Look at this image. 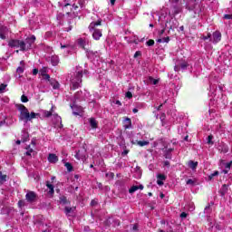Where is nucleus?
Listing matches in <instances>:
<instances>
[{
  "instance_id": "obj_46",
  "label": "nucleus",
  "mask_w": 232,
  "mask_h": 232,
  "mask_svg": "<svg viewBox=\"0 0 232 232\" xmlns=\"http://www.w3.org/2000/svg\"><path fill=\"white\" fill-rule=\"evenodd\" d=\"M25 41H29V43H31V47H32V44H34V43H35V36H32L31 38H29Z\"/></svg>"
},
{
  "instance_id": "obj_51",
  "label": "nucleus",
  "mask_w": 232,
  "mask_h": 232,
  "mask_svg": "<svg viewBox=\"0 0 232 232\" xmlns=\"http://www.w3.org/2000/svg\"><path fill=\"white\" fill-rule=\"evenodd\" d=\"M33 152H34V150H33V149H29V150L25 152V155H27V156L30 157Z\"/></svg>"
},
{
  "instance_id": "obj_59",
  "label": "nucleus",
  "mask_w": 232,
  "mask_h": 232,
  "mask_svg": "<svg viewBox=\"0 0 232 232\" xmlns=\"http://www.w3.org/2000/svg\"><path fill=\"white\" fill-rule=\"evenodd\" d=\"M164 166H166L167 168H169V161L168 160L164 161Z\"/></svg>"
},
{
  "instance_id": "obj_15",
  "label": "nucleus",
  "mask_w": 232,
  "mask_h": 232,
  "mask_svg": "<svg viewBox=\"0 0 232 232\" xmlns=\"http://www.w3.org/2000/svg\"><path fill=\"white\" fill-rule=\"evenodd\" d=\"M218 150L220 151V153H227V151H229V147H227V145L225 143H220Z\"/></svg>"
},
{
  "instance_id": "obj_26",
  "label": "nucleus",
  "mask_w": 232,
  "mask_h": 232,
  "mask_svg": "<svg viewBox=\"0 0 232 232\" xmlns=\"http://www.w3.org/2000/svg\"><path fill=\"white\" fill-rule=\"evenodd\" d=\"M197 166H198V162H195L193 160L188 161V167L190 169H197Z\"/></svg>"
},
{
  "instance_id": "obj_45",
  "label": "nucleus",
  "mask_w": 232,
  "mask_h": 232,
  "mask_svg": "<svg viewBox=\"0 0 232 232\" xmlns=\"http://www.w3.org/2000/svg\"><path fill=\"white\" fill-rule=\"evenodd\" d=\"M217 176H218V171H215L214 173L210 174L208 176V179H209V180H211L213 179V177H217Z\"/></svg>"
},
{
  "instance_id": "obj_48",
  "label": "nucleus",
  "mask_w": 232,
  "mask_h": 232,
  "mask_svg": "<svg viewBox=\"0 0 232 232\" xmlns=\"http://www.w3.org/2000/svg\"><path fill=\"white\" fill-rule=\"evenodd\" d=\"M73 211L72 208L65 207V213L68 215L69 213H72Z\"/></svg>"
},
{
  "instance_id": "obj_38",
  "label": "nucleus",
  "mask_w": 232,
  "mask_h": 232,
  "mask_svg": "<svg viewBox=\"0 0 232 232\" xmlns=\"http://www.w3.org/2000/svg\"><path fill=\"white\" fill-rule=\"evenodd\" d=\"M157 43H169V37H165L163 39H158Z\"/></svg>"
},
{
  "instance_id": "obj_41",
  "label": "nucleus",
  "mask_w": 232,
  "mask_h": 232,
  "mask_svg": "<svg viewBox=\"0 0 232 232\" xmlns=\"http://www.w3.org/2000/svg\"><path fill=\"white\" fill-rule=\"evenodd\" d=\"M207 143L213 145V135L208 137Z\"/></svg>"
},
{
  "instance_id": "obj_37",
  "label": "nucleus",
  "mask_w": 232,
  "mask_h": 232,
  "mask_svg": "<svg viewBox=\"0 0 232 232\" xmlns=\"http://www.w3.org/2000/svg\"><path fill=\"white\" fill-rule=\"evenodd\" d=\"M63 6H72L73 0H63Z\"/></svg>"
},
{
  "instance_id": "obj_30",
  "label": "nucleus",
  "mask_w": 232,
  "mask_h": 232,
  "mask_svg": "<svg viewBox=\"0 0 232 232\" xmlns=\"http://www.w3.org/2000/svg\"><path fill=\"white\" fill-rule=\"evenodd\" d=\"M28 132H26L25 130H24L22 132V142H26V140H28Z\"/></svg>"
},
{
  "instance_id": "obj_60",
  "label": "nucleus",
  "mask_w": 232,
  "mask_h": 232,
  "mask_svg": "<svg viewBox=\"0 0 232 232\" xmlns=\"http://www.w3.org/2000/svg\"><path fill=\"white\" fill-rule=\"evenodd\" d=\"M71 6H72V8H73L74 10H77V9L79 8V7H78L77 5H75V4H73V3L71 5Z\"/></svg>"
},
{
  "instance_id": "obj_28",
  "label": "nucleus",
  "mask_w": 232,
  "mask_h": 232,
  "mask_svg": "<svg viewBox=\"0 0 232 232\" xmlns=\"http://www.w3.org/2000/svg\"><path fill=\"white\" fill-rule=\"evenodd\" d=\"M227 189H228V186L227 185H223L221 189H220V193L222 195V197H224V195H226L227 193Z\"/></svg>"
},
{
  "instance_id": "obj_31",
  "label": "nucleus",
  "mask_w": 232,
  "mask_h": 232,
  "mask_svg": "<svg viewBox=\"0 0 232 232\" xmlns=\"http://www.w3.org/2000/svg\"><path fill=\"white\" fill-rule=\"evenodd\" d=\"M61 48L62 49L66 48L67 53H69V52H72V46L69 44H61Z\"/></svg>"
},
{
  "instance_id": "obj_19",
  "label": "nucleus",
  "mask_w": 232,
  "mask_h": 232,
  "mask_svg": "<svg viewBox=\"0 0 232 232\" xmlns=\"http://www.w3.org/2000/svg\"><path fill=\"white\" fill-rule=\"evenodd\" d=\"M50 61L53 66H57L59 64V56L53 55L50 57Z\"/></svg>"
},
{
  "instance_id": "obj_22",
  "label": "nucleus",
  "mask_w": 232,
  "mask_h": 232,
  "mask_svg": "<svg viewBox=\"0 0 232 232\" xmlns=\"http://www.w3.org/2000/svg\"><path fill=\"white\" fill-rule=\"evenodd\" d=\"M87 56L89 59H95V57H99V53L87 50Z\"/></svg>"
},
{
  "instance_id": "obj_63",
  "label": "nucleus",
  "mask_w": 232,
  "mask_h": 232,
  "mask_svg": "<svg viewBox=\"0 0 232 232\" xmlns=\"http://www.w3.org/2000/svg\"><path fill=\"white\" fill-rule=\"evenodd\" d=\"M95 204H97V202L95 200H92L91 205L95 206Z\"/></svg>"
},
{
  "instance_id": "obj_58",
  "label": "nucleus",
  "mask_w": 232,
  "mask_h": 232,
  "mask_svg": "<svg viewBox=\"0 0 232 232\" xmlns=\"http://www.w3.org/2000/svg\"><path fill=\"white\" fill-rule=\"evenodd\" d=\"M180 217L181 218H186V217H188V214H186L185 212H182Z\"/></svg>"
},
{
  "instance_id": "obj_34",
  "label": "nucleus",
  "mask_w": 232,
  "mask_h": 232,
  "mask_svg": "<svg viewBox=\"0 0 232 232\" xmlns=\"http://www.w3.org/2000/svg\"><path fill=\"white\" fill-rule=\"evenodd\" d=\"M6 182V175H3V172L0 171V184H5Z\"/></svg>"
},
{
  "instance_id": "obj_43",
  "label": "nucleus",
  "mask_w": 232,
  "mask_h": 232,
  "mask_svg": "<svg viewBox=\"0 0 232 232\" xmlns=\"http://www.w3.org/2000/svg\"><path fill=\"white\" fill-rule=\"evenodd\" d=\"M201 39H203V41H208V39L211 41V34H208L207 36L203 35Z\"/></svg>"
},
{
  "instance_id": "obj_47",
  "label": "nucleus",
  "mask_w": 232,
  "mask_h": 232,
  "mask_svg": "<svg viewBox=\"0 0 232 232\" xmlns=\"http://www.w3.org/2000/svg\"><path fill=\"white\" fill-rule=\"evenodd\" d=\"M187 184H188V186H195V180H193V179H188V180H187Z\"/></svg>"
},
{
  "instance_id": "obj_4",
  "label": "nucleus",
  "mask_w": 232,
  "mask_h": 232,
  "mask_svg": "<svg viewBox=\"0 0 232 232\" xmlns=\"http://www.w3.org/2000/svg\"><path fill=\"white\" fill-rule=\"evenodd\" d=\"M16 108L20 111V116H19L20 121H24V122H29L30 111H28V109L23 104L16 105Z\"/></svg>"
},
{
  "instance_id": "obj_50",
  "label": "nucleus",
  "mask_w": 232,
  "mask_h": 232,
  "mask_svg": "<svg viewBox=\"0 0 232 232\" xmlns=\"http://www.w3.org/2000/svg\"><path fill=\"white\" fill-rule=\"evenodd\" d=\"M153 44H155V41H153V40H149V41L147 42V45H148V46H153Z\"/></svg>"
},
{
  "instance_id": "obj_57",
  "label": "nucleus",
  "mask_w": 232,
  "mask_h": 232,
  "mask_svg": "<svg viewBox=\"0 0 232 232\" xmlns=\"http://www.w3.org/2000/svg\"><path fill=\"white\" fill-rule=\"evenodd\" d=\"M37 73H39V70L34 69L33 70V75H37Z\"/></svg>"
},
{
  "instance_id": "obj_17",
  "label": "nucleus",
  "mask_w": 232,
  "mask_h": 232,
  "mask_svg": "<svg viewBox=\"0 0 232 232\" xmlns=\"http://www.w3.org/2000/svg\"><path fill=\"white\" fill-rule=\"evenodd\" d=\"M123 128H124V130H130V128H131V119L126 118L123 121Z\"/></svg>"
},
{
  "instance_id": "obj_62",
  "label": "nucleus",
  "mask_w": 232,
  "mask_h": 232,
  "mask_svg": "<svg viewBox=\"0 0 232 232\" xmlns=\"http://www.w3.org/2000/svg\"><path fill=\"white\" fill-rule=\"evenodd\" d=\"M139 55H140V52H136L134 54V58L136 59V57H139Z\"/></svg>"
},
{
  "instance_id": "obj_23",
  "label": "nucleus",
  "mask_w": 232,
  "mask_h": 232,
  "mask_svg": "<svg viewBox=\"0 0 232 232\" xmlns=\"http://www.w3.org/2000/svg\"><path fill=\"white\" fill-rule=\"evenodd\" d=\"M50 82L51 86H53V90H59V88H60L59 82L52 79L51 82Z\"/></svg>"
},
{
  "instance_id": "obj_21",
  "label": "nucleus",
  "mask_w": 232,
  "mask_h": 232,
  "mask_svg": "<svg viewBox=\"0 0 232 232\" xmlns=\"http://www.w3.org/2000/svg\"><path fill=\"white\" fill-rule=\"evenodd\" d=\"M211 206H213V203L208 204L205 209H204V213L206 215V217H209L211 215V211H213V209L211 208Z\"/></svg>"
},
{
  "instance_id": "obj_3",
  "label": "nucleus",
  "mask_w": 232,
  "mask_h": 232,
  "mask_svg": "<svg viewBox=\"0 0 232 232\" xmlns=\"http://www.w3.org/2000/svg\"><path fill=\"white\" fill-rule=\"evenodd\" d=\"M101 20H98L97 22L91 23L89 25V30L92 32V37L95 41H99L102 37V31L95 29V26H101Z\"/></svg>"
},
{
  "instance_id": "obj_36",
  "label": "nucleus",
  "mask_w": 232,
  "mask_h": 232,
  "mask_svg": "<svg viewBox=\"0 0 232 232\" xmlns=\"http://www.w3.org/2000/svg\"><path fill=\"white\" fill-rule=\"evenodd\" d=\"M148 144H150V141H146V140H140L138 141V146H148Z\"/></svg>"
},
{
  "instance_id": "obj_44",
  "label": "nucleus",
  "mask_w": 232,
  "mask_h": 232,
  "mask_svg": "<svg viewBox=\"0 0 232 232\" xmlns=\"http://www.w3.org/2000/svg\"><path fill=\"white\" fill-rule=\"evenodd\" d=\"M21 101H22L23 102H28V97H27L26 95L23 94V95L21 96Z\"/></svg>"
},
{
  "instance_id": "obj_61",
  "label": "nucleus",
  "mask_w": 232,
  "mask_h": 232,
  "mask_svg": "<svg viewBox=\"0 0 232 232\" xmlns=\"http://www.w3.org/2000/svg\"><path fill=\"white\" fill-rule=\"evenodd\" d=\"M115 1H117V0H110V3H111V6H114V5H115Z\"/></svg>"
},
{
  "instance_id": "obj_9",
  "label": "nucleus",
  "mask_w": 232,
  "mask_h": 232,
  "mask_svg": "<svg viewBox=\"0 0 232 232\" xmlns=\"http://www.w3.org/2000/svg\"><path fill=\"white\" fill-rule=\"evenodd\" d=\"M74 157L75 159H77V160H82V161L86 160V157H87L86 150H78L74 155Z\"/></svg>"
},
{
  "instance_id": "obj_64",
  "label": "nucleus",
  "mask_w": 232,
  "mask_h": 232,
  "mask_svg": "<svg viewBox=\"0 0 232 232\" xmlns=\"http://www.w3.org/2000/svg\"><path fill=\"white\" fill-rule=\"evenodd\" d=\"M4 124H5V121H0V128H1V126H4Z\"/></svg>"
},
{
  "instance_id": "obj_42",
  "label": "nucleus",
  "mask_w": 232,
  "mask_h": 232,
  "mask_svg": "<svg viewBox=\"0 0 232 232\" xmlns=\"http://www.w3.org/2000/svg\"><path fill=\"white\" fill-rule=\"evenodd\" d=\"M157 179L158 180H166V176L164 174H159Z\"/></svg>"
},
{
  "instance_id": "obj_8",
  "label": "nucleus",
  "mask_w": 232,
  "mask_h": 232,
  "mask_svg": "<svg viewBox=\"0 0 232 232\" xmlns=\"http://www.w3.org/2000/svg\"><path fill=\"white\" fill-rule=\"evenodd\" d=\"M221 40H222V34H220V32L216 31L212 34V38L210 39V41L214 44H217V43H220Z\"/></svg>"
},
{
  "instance_id": "obj_2",
  "label": "nucleus",
  "mask_w": 232,
  "mask_h": 232,
  "mask_svg": "<svg viewBox=\"0 0 232 232\" xmlns=\"http://www.w3.org/2000/svg\"><path fill=\"white\" fill-rule=\"evenodd\" d=\"M81 82H82V69H78V71L71 76L72 90L81 88Z\"/></svg>"
},
{
  "instance_id": "obj_49",
  "label": "nucleus",
  "mask_w": 232,
  "mask_h": 232,
  "mask_svg": "<svg viewBox=\"0 0 232 232\" xmlns=\"http://www.w3.org/2000/svg\"><path fill=\"white\" fill-rule=\"evenodd\" d=\"M5 90H6V84L2 83V84L0 85V92H5Z\"/></svg>"
},
{
  "instance_id": "obj_14",
  "label": "nucleus",
  "mask_w": 232,
  "mask_h": 232,
  "mask_svg": "<svg viewBox=\"0 0 232 232\" xmlns=\"http://www.w3.org/2000/svg\"><path fill=\"white\" fill-rule=\"evenodd\" d=\"M78 44L83 48V50H88V48L86 47L88 44H90V42L86 39H82V38H80L78 40Z\"/></svg>"
},
{
  "instance_id": "obj_54",
  "label": "nucleus",
  "mask_w": 232,
  "mask_h": 232,
  "mask_svg": "<svg viewBox=\"0 0 232 232\" xmlns=\"http://www.w3.org/2000/svg\"><path fill=\"white\" fill-rule=\"evenodd\" d=\"M157 184L158 186H164V182L162 181V179H158Z\"/></svg>"
},
{
  "instance_id": "obj_7",
  "label": "nucleus",
  "mask_w": 232,
  "mask_h": 232,
  "mask_svg": "<svg viewBox=\"0 0 232 232\" xmlns=\"http://www.w3.org/2000/svg\"><path fill=\"white\" fill-rule=\"evenodd\" d=\"M179 27V23L175 18H170L169 21L166 24V28L169 30H175V28Z\"/></svg>"
},
{
  "instance_id": "obj_55",
  "label": "nucleus",
  "mask_w": 232,
  "mask_h": 232,
  "mask_svg": "<svg viewBox=\"0 0 232 232\" xmlns=\"http://www.w3.org/2000/svg\"><path fill=\"white\" fill-rule=\"evenodd\" d=\"M44 74H47L46 73V68H44L42 71H40V75H42V77L44 76Z\"/></svg>"
},
{
  "instance_id": "obj_56",
  "label": "nucleus",
  "mask_w": 232,
  "mask_h": 232,
  "mask_svg": "<svg viewBox=\"0 0 232 232\" xmlns=\"http://www.w3.org/2000/svg\"><path fill=\"white\" fill-rule=\"evenodd\" d=\"M224 19H232V14H225Z\"/></svg>"
},
{
  "instance_id": "obj_12",
  "label": "nucleus",
  "mask_w": 232,
  "mask_h": 232,
  "mask_svg": "<svg viewBox=\"0 0 232 232\" xmlns=\"http://www.w3.org/2000/svg\"><path fill=\"white\" fill-rule=\"evenodd\" d=\"M8 35V29L5 25H0V39H6Z\"/></svg>"
},
{
  "instance_id": "obj_52",
  "label": "nucleus",
  "mask_w": 232,
  "mask_h": 232,
  "mask_svg": "<svg viewBox=\"0 0 232 232\" xmlns=\"http://www.w3.org/2000/svg\"><path fill=\"white\" fill-rule=\"evenodd\" d=\"M53 117L56 119V122H61V116L53 114Z\"/></svg>"
},
{
  "instance_id": "obj_16",
  "label": "nucleus",
  "mask_w": 232,
  "mask_h": 232,
  "mask_svg": "<svg viewBox=\"0 0 232 232\" xmlns=\"http://www.w3.org/2000/svg\"><path fill=\"white\" fill-rule=\"evenodd\" d=\"M72 110L73 115H81V113H82L83 111L82 107H78L77 105H72Z\"/></svg>"
},
{
  "instance_id": "obj_20",
  "label": "nucleus",
  "mask_w": 232,
  "mask_h": 232,
  "mask_svg": "<svg viewBox=\"0 0 232 232\" xmlns=\"http://www.w3.org/2000/svg\"><path fill=\"white\" fill-rule=\"evenodd\" d=\"M139 189H144V186L140 185V186H132L130 189H129V193L133 194L135 193V191H139Z\"/></svg>"
},
{
  "instance_id": "obj_25",
  "label": "nucleus",
  "mask_w": 232,
  "mask_h": 232,
  "mask_svg": "<svg viewBox=\"0 0 232 232\" xmlns=\"http://www.w3.org/2000/svg\"><path fill=\"white\" fill-rule=\"evenodd\" d=\"M46 187H47L48 189H49V191H48L49 195H53V193L55 192V190L53 189V185H52V184L50 183V181H47V182H46Z\"/></svg>"
},
{
  "instance_id": "obj_6",
  "label": "nucleus",
  "mask_w": 232,
  "mask_h": 232,
  "mask_svg": "<svg viewBox=\"0 0 232 232\" xmlns=\"http://www.w3.org/2000/svg\"><path fill=\"white\" fill-rule=\"evenodd\" d=\"M188 66H189V64H188V62L179 61L175 65L174 70H175V72H180V70H182L184 72V70H186Z\"/></svg>"
},
{
  "instance_id": "obj_5",
  "label": "nucleus",
  "mask_w": 232,
  "mask_h": 232,
  "mask_svg": "<svg viewBox=\"0 0 232 232\" xmlns=\"http://www.w3.org/2000/svg\"><path fill=\"white\" fill-rule=\"evenodd\" d=\"M184 1H187V4H186L187 10H189V12L194 10L195 14H197L196 8L197 6H198L197 0H184Z\"/></svg>"
},
{
  "instance_id": "obj_24",
  "label": "nucleus",
  "mask_w": 232,
  "mask_h": 232,
  "mask_svg": "<svg viewBox=\"0 0 232 232\" xmlns=\"http://www.w3.org/2000/svg\"><path fill=\"white\" fill-rule=\"evenodd\" d=\"M53 112V107H52L51 111H41V114L43 117H52V113Z\"/></svg>"
},
{
  "instance_id": "obj_32",
  "label": "nucleus",
  "mask_w": 232,
  "mask_h": 232,
  "mask_svg": "<svg viewBox=\"0 0 232 232\" xmlns=\"http://www.w3.org/2000/svg\"><path fill=\"white\" fill-rule=\"evenodd\" d=\"M231 166H232V161L228 162V163H226L225 164V168H226V170H223V172L225 174H227V172L229 171V169H231Z\"/></svg>"
},
{
  "instance_id": "obj_18",
  "label": "nucleus",
  "mask_w": 232,
  "mask_h": 232,
  "mask_svg": "<svg viewBox=\"0 0 232 232\" xmlns=\"http://www.w3.org/2000/svg\"><path fill=\"white\" fill-rule=\"evenodd\" d=\"M48 160H49V162H51L52 164H55V162H58L59 158H58L57 155H55V154H49V156H48Z\"/></svg>"
},
{
  "instance_id": "obj_29",
  "label": "nucleus",
  "mask_w": 232,
  "mask_h": 232,
  "mask_svg": "<svg viewBox=\"0 0 232 232\" xmlns=\"http://www.w3.org/2000/svg\"><path fill=\"white\" fill-rule=\"evenodd\" d=\"M148 82H149V84H159V80H157V79H154L153 77H151V76H150L149 78H148Z\"/></svg>"
},
{
  "instance_id": "obj_40",
  "label": "nucleus",
  "mask_w": 232,
  "mask_h": 232,
  "mask_svg": "<svg viewBox=\"0 0 232 232\" xmlns=\"http://www.w3.org/2000/svg\"><path fill=\"white\" fill-rule=\"evenodd\" d=\"M65 168L68 169V171H72V169H73V167L70 162L65 163Z\"/></svg>"
},
{
  "instance_id": "obj_53",
  "label": "nucleus",
  "mask_w": 232,
  "mask_h": 232,
  "mask_svg": "<svg viewBox=\"0 0 232 232\" xmlns=\"http://www.w3.org/2000/svg\"><path fill=\"white\" fill-rule=\"evenodd\" d=\"M126 97H127V99H131V97H133V94H131L130 92H126Z\"/></svg>"
},
{
  "instance_id": "obj_1",
  "label": "nucleus",
  "mask_w": 232,
  "mask_h": 232,
  "mask_svg": "<svg viewBox=\"0 0 232 232\" xmlns=\"http://www.w3.org/2000/svg\"><path fill=\"white\" fill-rule=\"evenodd\" d=\"M10 48H19L20 52H28L32 49V43L30 41H21V40H10L8 43Z\"/></svg>"
},
{
  "instance_id": "obj_33",
  "label": "nucleus",
  "mask_w": 232,
  "mask_h": 232,
  "mask_svg": "<svg viewBox=\"0 0 232 232\" xmlns=\"http://www.w3.org/2000/svg\"><path fill=\"white\" fill-rule=\"evenodd\" d=\"M90 125L93 129L97 128V121H95V119H93V118H91L90 119Z\"/></svg>"
},
{
  "instance_id": "obj_27",
  "label": "nucleus",
  "mask_w": 232,
  "mask_h": 232,
  "mask_svg": "<svg viewBox=\"0 0 232 232\" xmlns=\"http://www.w3.org/2000/svg\"><path fill=\"white\" fill-rule=\"evenodd\" d=\"M74 99L76 101H82V100H84V97H82V92H76L75 95H74Z\"/></svg>"
},
{
  "instance_id": "obj_13",
  "label": "nucleus",
  "mask_w": 232,
  "mask_h": 232,
  "mask_svg": "<svg viewBox=\"0 0 232 232\" xmlns=\"http://www.w3.org/2000/svg\"><path fill=\"white\" fill-rule=\"evenodd\" d=\"M16 73H18V79H21V73H24V61L20 62V66L17 67Z\"/></svg>"
},
{
  "instance_id": "obj_11",
  "label": "nucleus",
  "mask_w": 232,
  "mask_h": 232,
  "mask_svg": "<svg viewBox=\"0 0 232 232\" xmlns=\"http://www.w3.org/2000/svg\"><path fill=\"white\" fill-rule=\"evenodd\" d=\"M179 1L180 0H169V3L174 6L173 7L174 15H177V14H180V12H182L181 6H179V7L175 6V5H179Z\"/></svg>"
},
{
  "instance_id": "obj_10",
  "label": "nucleus",
  "mask_w": 232,
  "mask_h": 232,
  "mask_svg": "<svg viewBox=\"0 0 232 232\" xmlns=\"http://www.w3.org/2000/svg\"><path fill=\"white\" fill-rule=\"evenodd\" d=\"M36 198H37V194H35V192L34 191H29L25 195V200H27V202H30V203L35 202Z\"/></svg>"
},
{
  "instance_id": "obj_39",
  "label": "nucleus",
  "mask_w": 232,
  "mask_h": 232,
  "mask_svg": "<svg viewBox=\"0 0 232 232\" xmlns=\"http://www.w3.org/2000/svg\"><path fill=\"white\" fill-rule=\"evenodd\" d=\"M44 81H48V82H52V79L50 78V75L47 73V74H44V76H42Z\"/></svg>"
},
{
  "instance_id": "obj_35",
  "label": "nucleus",
  "mask_w": 232,
  "mask_h": 232,
  "mask_svg": "<svg viewBox=\"0 0 232 232\" xmlns=\"http://www.w3.org/2000/svg\"><path fill=\"white\" fill-rule=\"evenodd\" d=\"M41 114L39 113H35V112H31V114L29 113V121H32V119H36V117H40Z\"/></svg>"
}]
</instances>
